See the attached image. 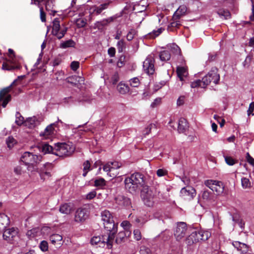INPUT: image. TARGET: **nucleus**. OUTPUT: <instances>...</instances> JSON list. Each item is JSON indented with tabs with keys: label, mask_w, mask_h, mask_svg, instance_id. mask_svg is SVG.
<instances>
[{
	"label": "nucleus",
	"mask_w": 254,
	"mask_h": 254,
	"mask_svg": "<svg viewBox=\"0 0 254 254\" xmlns=\"http://www.w3.org/2000/svg\"><path fill=\"white\" fill-rule=\"evenodd\" d=\"M62 239V236L57 234H53L50 237L51 242L54 245H60L61 244Z\"/></svg>",
	"instance_id": "nucleus-30"
},
{
	"label": "nucleus",
	"mask_w": 254,
	"mask_h": 254,
	"mask_svg": "<svg viewBox=\"0 0 254 254\" xmlns=\"http://www.w3.org/2000/svg\"><path fill=\"white\" fill-rule=\"evenodd\" d=\"M241 184L244 189L249 188L251 186L249 179L245 177L241 179Z\"/></svg>",
	"instance_id": "nucleus-42"
},
{
	"label": "nucleus",
	"mask_w": 254,
	"mask_h": 254,
	"mask_svg": "<svg viewBox=\"0 0 254 254\" xmlns=\"http://www.w3.org/2000/svg\"><path fill=\"white\" fill-rule=\"evenodd\" d=\"M111 165V162L107 163L104 166L103 170L106 172H111L113 171Z\"/></svg>",
	"instance_id": "nucleus-62"
},
{
	"label": "nucleus",
	"mask_w": 254,
	"mask_h": 254,
	"mask_svg": "<svg viewBox=\"0 0 254 254\" xmlns=\"http://www.w3.org/2000/svg\"><path fill=\"white\" fill-rule=\"evenodd\" d=\"M79 67V63L76 61H73L71 62L70 64L71 68L74 70H76Z\"/></svg>",
	"instance_id": "nucleus-61"
},
{
	"label": "nucleus",
	"mask_w": 254,
	"mask_h": 254,
	"mask_svg": "<svg viewBox=\"0 0 254 254\" xmlns=\"http://www.w3.org/2000/svg\"><path fill=\"white\" fill-rule=\"evenodd\" d=\"M44 0H31V3L32 4H35L38 6L40 8V19L42 22L46 21V13L44 11V9L42 6H41V2Z\"/></svg>",
	"instance_id": "nucleus-20"
},
{
	"label": "nucleus",
	"mask_w": 254,
	"mask_h": 254,
	"mask_svg": "<svg viewBox=\"0 0 254 254\" xmlns=\"http://www.w3.org/2000/svg\"><path fill=\"white\" fill-rule=\"evenodd\" d=\"M110 3V1H106L104 3L101 4L99 6L95 7L94 11L97 14H100L103 10L108 8Z\"/></svg>",
	"instance_id": "nucleus-36"
},
{
	"label": "nucleus",
	"mask_w": 254,
	"mask_h": 254,
	"mask_svg": "<svg viewBox=\"0 0 254 254\" xmlns=\"http://www.w3.org/2000/svg\"><path fill=\"white\" fill-rule=\"evenodd\" d=\"M41 156L25 152L21 157V161L25 164H37L40 161Z\"/></svg>",
	"instance_id": "nucleus-10"
},
{
	"label": "nucleus",
	"mask_w": 254,
	"mask_h": 254,
	"mask_svg": "<svg viewBox=\"0 0 254 254\" xmlns=\"http://www.w3.org/2000/svg\"><path fill=\"white\" fill-rule=\"evenodd\" d=\"M117 90L120 93L125 94L129 92V87L127 85L120 82L117 86Z\"/></svg>",
	"instance_id": "nucleus-34"
},
{
	"label": "nucleus",
	"mask_w": 254,
	"mask_h": 254,
	"mask_svg": "<svg viewBox=\"0 0 254 254\" xmlns=\"http://www.w3.org/2000/svg\"><path fill=\"white\" fill-rule=\"evenodd\" d=\"M17 230L14 228L6 229L3 233V239L8 242L12 243L18 237Z\"/></svg>",
	"instance_id": "nucleus-14"
},
{
	"label": "nucleus",
	"mask_w": 254,
	"mask_h": 254,
	"mask_svg": "<svg viewBox=\"0 0 254 254\" xmlns=\"http://www.w3.org/2000/svg\"><path fill=\"white\" fill-rule=\"evenodd\" d=\"M217 13L219 15L220 17L223 19H227L230 18L231 17L230 12L224 9H219L217 11Z\"/></svg>",
	"instance_id": "nucleus-35"
},
{
	"label": "nucleus",
	"mask_w": 254,
	"mask_h": 254,
	"mask_svg": "<svg viewBox=\"0 0 254 254\" xmlns=\"http://www.w3.org/2000/svg\"><path fill=\"white\" fill-rule=\"evenodd\" d=\"M101 217L105 229L114 235L117 232L118 224L115 223L112 214L109 210H105L101 212Z\"/></svg>",
	"instance_id": "nucleus-3"
},
{
	"label": "nucleus",
	"mask_w": 254,
	"mask_h": 254,
	"mask_svg": "<svg viewBox=\"0 0 254 254\" xmlns=\"http://www.w3.org/2000/svg\"><path fill=\"white\" fill-rule=\"evenodd\" d=\"M37 123V119L35 117L28 118L24 123L25 127L29 128H32L35 127Z\"/></svg>",
	"instance_id": "nucleus-31"
},
{
	"label": "nucleus",
	"mask_w": 254,
	"mask_h": 254,
	"mask_svg": "<svg viewBox=\"0 0 254 254\" xmlns=\"http://www.w3.org/2000/svg\"><path fill=\"white\" fill-rule=\"evenodd\" d=\"M26 165L27 166V170L31 173L36 172L38 170L37 164H27Z\"/></svg>",
	"instance_id": "nucleus-51"
},
{
	"label": "nucleus",
	"mask_w": 254,
	"mask_h": 254,
	"mask_svg": "<svg viewBox=\"0 0 254 254\" xmlns=\"http://www.w3.org/2000/svg\"><path fill=\"white\" fill-rule=\"evenodd\" d=\"M15 122L18 126H21L24 123V118L21 116L19 113H17L16 114V120Z\"/></svg>",
	"instance_id": "nucleus-47"
},
{
	"label": "nucleus",
	"mask_w": 254,
	"mask_h": 254,
	"mask_svg": "<svg viewBox=\"0 0 254 254\" xmlns=\"http://www.w3.org/2000/svg\"><path fill=\"white\" fill-rule=\"evenodd\" d=\"M148 5L145 0H142L134 6L133 9L136 12H141L146 10Z\"/></svg>",
	"instance_id": "nucleus-22"
},
{
	"label": "nucleus",
	"mask_w": 254,
	"mask_h": 254,
	"mask_svg": "<svg viewBox=\"0 0 254 254\" xmlns=\"http://www.w3.org/2000/svg\"><path fill=\"white\" fill-rule=\"evenodd\" d=\"M119 80V74L117 73H115L111 78V82L113 84H116Z\"/></svg>",
	"instance_id": "nucleus-64"
},
{
	"label": "nucleus",
	"mask_w": 254,
	"mask_h": 254,
	"mask_svg": "<svg viewBox=\"0 0 254 254\" xmlns=\"http://www.w3.org/2000/svg\"><path fill=\"white\" fill-rule=\"evenodd\" d=\"M177 72L180 80H183V78L188 74L187 68L184 66H178L177 69Z\"/></svg>",
	"instance_id": "nucleus-33"
},
{
	"label": "nucleus",
	"mask_w": 254,
	"mask_h": 254,
	"mask_svg": "<svg viewBox=\"0 0 254 254\" xmlns=\"http://www.w3.org/2000/svg\"><path fill=\"white\" fill-rule=\"evenodd\" d=\"M200 238L198 236V230L193 231L186 239V243L188 245H191L194 243L200 241Z\"/></svg>",
	"instance_id": "nucleus-18"
},
{
	"label": "nucleus",
	"mask_w": 254,
	"mask_h": 254,
	"mask_svg": "<svg viewBox=\"0 0 254 254\" xmlns=\"http://www.w3.org/2000/svg\"><path fill=\"white\" fill-rule=\"evenodd\" d=\"M198 233L200 241H206L211 236V233L208 231L199 230H198Z\"/></svg>",
	"instance_id": "nucleus-32"
},
{
	"label": "nucleus",
	"mask_w": 254,
	"mask_h": 254,
	"mask_svg": "<svg viewBox=\"0 0 254 254\" xmlns=\"http://www.w3.org/2000/svg\"><path fill=\"white\" fill-rule=\"evenodd\" d=\"M117 49L119 53H122L125 48V43L123 40H121L117 43Z\"/></svg>",
	"instance_id": "nucleus-49"
},
{
	"label": "nucleus",
	"mask_w": 254,
	"mask_h": 254,
	"mask_svg": "<svg viewBox=\"0 0 254 254\" xmlns=\"http://www.w3.org/2000/svg\"><path fill=\"white\" fill-rule=\"evenodd\" d=\"M168 47L171 49L176 55H180L181 50L180 48L175 44H172L168 46Z\"/></svg>",
	"instance_id": "nucleus-44"
},
{
	"label": "nucleus",
	"mask_w": 254,
	"mask_h": 254,
	"mask_svg": "<svg viewBox=\"0 0 254 254\" xmlns=\"http://www.w3.org/2000/svg\"><path fill=\"white\" fill-rule=\"evenodd\" d=\"M220 80V76L218 70L216 68H212L211 70L204 76L201 80L198 79L191 83L190 86L192 88L200 87L205 88L211 83L216 84Z\"/></svg>",
	"instance_id": "nucleus-2"
},
{
	"label": "nucleus",
	"mask_w": 254,
	"mask_h": 254,
	"mask_svg": "<svg viewBox=\"0 0 254 254\" xmlns=\"http://www.w3.org/2000/svg\"><path fill=\"white\" fill-rule=\"evenodd\" d=\"M72 210V206L70 203H64L61 205L59 211L61 213L69 214Z\"/></svg>",
	"instance_id": "nucleus-23"
},
{
	"label": "nucleus",
	"mask_w": 254,
	"mask_h": 254,
	"mask_svg": "<svg viewBox=\"0 0 254 254\" xmlns=\"http://www.w3.org/2000/svg\"><path fill=\"white\" fill-rule=\"evenodd\" d=\"M106 185V181L104 179L100 178L94 181V186L99 188H102Z\"/></svg>",
	"instance_id": "nucleus-40"
},
{
	"label": "nucleus",
	"mask_w": 254,
	"mask_h": 254,
	"mask_svg": "<svg viewBox=\"0 0 254 254\" xmlns=\"http://www.w3.org/2000/svg\"><path fill=\"white\" fill-rule=\"evenodd\" d=\"M9 224V218L4 214H0V231Z\"/></svg>",
	"instance_id": "nucleus-29"
},
{
	"label": "nucleus",
	"mask_w": 254,
	"mask_h": 254,
	"mask_svg": "<svg viewBox=\"0 0 254 254\" xmlns=\"http://www.w3.org/2000/svg\"><path fill=\"white\" fill-rule=\"evenodd\" d=\"M226 163L230 166L234 165L236 163V161L230 156H224Z\"/></svg>",
	"instance_id": "nucleus-53"
},
{
	"label": "nucleus",
	"mask_w": 254,
	"mask_h": 254,
	"mask_svg": "<svg viewBox=\"0 0 254 254\" xmlns=\"http://www.w3.org/2000/svg\"><path fill=\"white\" fill-rule=\"evenodd\" d=\"M15 67L13 65H9L7 63H4L2 64V68L4 70H11L15 69Z\"/></svg>",
	"instance_id": "nucleus-56"
},
{
	"label": "nucleus",
	"mask_w": 254,
	"mask_h": 254,
	"mask_svg": "<svg viewBox=\"0 0 254 254\" xmlns=\"http://www.w3.org/2000/svg\"><path fill=\"white\" fill-rule=\"evenodd\" d=\"M45 5L46 10L50 12V14L54 15L57 12V11L55 9V0H46Z\"/></svg>",
	"instance_id": "nucleus-21"
},
{
	"label": "nucleus",
	"mask_w": 254,
	"mask_h": 254,
	"mask_svg": "<svg viewBox=\"0 0 254 254\" xmlns=\"http://www.w3.org/2000/svg\"><path fill=\"white\" fill-rule=\"evenodd\" d=\"M212 195L210 191L208 190H204L201 192V194L198 195V202L199 201L200 197L204 201H209L212 199Z\"/></svg>",
	"instance_id": "nucleus-27"
},
{
	"label": "nucleus",
	"mask_w": 254,
	"mask_h": 254,
	"mask_svg": "<svg viewBox=\"0 0 254 254\" xmlns=\"http://www.w3.org/2000/svg\"><path fill=\"white\" fill-rule=\"evenodd\" d=\"M233 245L238 251H241L242 253H247L248 251V246L244 243L235 241L233 243Z\"/></svg>",
	"instance_id": "nucleus-26"
},
{
	"label": "nucleus",
	"mask_w": 254,
	"mask_h": 254,
	"mask_svg": "<svg viewBox=\"0 0 254 254\" xmlns=\"http://www.w3.org/2000/svg\"><path fill=\"white\" fill-rule=\"evenodd\" d=\"M133 234H134V238L136 240L139 241V240H141V232L139 230H138V229L134 230L133 231Z\"/></svg>",
	"instance_id": "nucleus-57"
},
{
	"label": "nucleus",
	"mask_w": 254,
	"mask_h": 254,
	"mask_svg": "<svg viewBox=\"0 0 254 254\" xmlns=\"http://www.w3.org/2000/svg\"><path fill=\"white\" fill-rule=\"evenodd\" d=\"M125 188L130 193H134L141 188L146 186L143 175L139 173H135L126 178L124 181Z\"/></svg>",
	"instance_id": "nucleus-1"
},
{
	"label": "nucleus",
	"mask_w": 254,
	"mask_h": 254,
	"mask_svg": "<svg viewBox=\"0 0 254 254\" xmlns=\"http://www.w3.org/2000/svg\"><path fill=\"white\" fill-rule=\"evenodd\" d=\"M160 59L162 61H167L171 58V55L167 50L161 51L159 54Z\"/></svg>",
	"instance_id": "nucleus-38"
},
{
	"label": "nucleus",
	"mask_w": 254,
	"mask_h": 254,
	"mask_svg": "<svg viewBox=\"0 0 254 254\" xmlns=\"http://www.w3.org/2000/svg\"><path fill=\"white\" fill-rule=\"evenodd\" d=\"M116 202L122 206H128L131 204L130 200L127 197L122 195H118L115 198Z\"/></svg>",
	"instance_id": "nucleus-19"
},
{
	"label": "nucleus",
	"mask_w": 254,
	"mask_h": 254,
	"mask_svg": "<svg viewBox=\"0 0 254 254\" xmlns=\"http://www.w3.org/2000/svg\"><path fill=\"white\" fill-rule=\"evenodd\" d=\"M83 176L85 177L88 173V172L90 170V163L88 161H85L83 164Z\"/></svg>",
	"instance_id": "nucleus-45"
},
{
	"label": "nucleus",
	"mask_w": 254,
	"mask_h": 254,
	"mask_svg": "<svg viewBox=\"0 0 254 254\" xmlns=\"http://www.w3.org/2000/svg\"><path fill=\"white\" fill-rule=\"evenodd\" d=\"M7 147L9 148L13 147L14 144L16 143V140L12 136H9L6 140Z\"/></svg>",
	"instance_id": "nucleus-43"
},
{
	"label": "nucleus",
	"mask_w": 254,
	"mask_h": 254,
	"mask_svg": "<svg viewBox=\"0 0 254 254\" xmlns=\"http://www.w3.org/2000/svg\"><path fill=\"white\" fill-rule=\"evenodd\" d=\"M67 30V28L60 24V19L56 18L53 21L52 34L59 39L62 38Z\"/></svg>",
	"instance_id": "nucleus-6"
},
{
	"label": "nucleus",
	"mask_w": 254,
	"mask_h": 254,
	"mask_svg": "<svg viewBox=\"0 0 254 254\" xmlns=\"http://www.w3.org/2000/svg\"><path fill=\"white\" fill-rule=\"evenodd\" d=\"M187 230L188 227L186 223L182 222L178 223L174 232L177 241H181L185 238Z\"/></svg>",
	"instance_id": "nucleus-9"
},
{
	"label": "nucleus",
	"mask_w": 254,
	"mask_h": 254,
	"mask_svg": "<svg viewBox=\"0 0 254 254\" xmlns=\"http://www.w3.org/2000/svg\"><path fill=\"white\" fill-rule=\"evenodd\" d=\"M187 11V7L185 5L180 6L177 10L174 13L173 18V19H176L177 18H180V17L184 15Z\"/></svg>",
	"instance_id": "nucleus-24"
},
{
	"label": "nucleus",
	"mask_w": 254,
	"mask_h": 254,
	"mask_svg": "<svg viewBox=\"0 0 254 254\" xmlns=\"http://www.w3.org/2000/svg\"><path fill=\"white\" fill-rule=\"evenodd\" d=\"M75 23L78 28L84 27L87 23L86 20L83 18H78L76 19Z\"/></svg>",
	"instance_id": "nucleus-48"
},
{
	"label": "nucleus",
	"mask_w": 254,
	"mask_h": 254,
	"mask_svg": "<svg viewBox=\"0 0 254 254\" xmlns=\"http://www.w3.org/2000/svg\"><path fill=\"white\" fill-rule=\"evenodd\" d=\"M15 82L16 81L14 80L9 86L3 88L0 91V101H3L2 106L3 108L6 107L7 103L11 100V96L8 94V93L10 91L11 87Z\"/></svg>",
	"instance_id": "nucleus-13"
},
{
	"label": "nucleus",
	"mask_w": 254,
	"mask_h": 254,
	"mask_svg": "<svg viewBox=\"0 0 254 254\" xmlns=\"http://www.w3.org/2000/svg\"><path fill=\"white\" fill-rule=\"evenodd\" d=\"M141 197L145 205L151 207L154 204V194L146 186L141 190Z\"/></svg>",
	"instance_id": "nucleus-7"
},
{
	"label": "nucleus",
	"mask_w": 254,
	"mask_h": 254,
	"mask_svg": "<svg viewBox=\"0 0 254 254\" xmlns=\"http://www.w3.org/2000/svg\"><path fill=\"white\" fill-rule=\"evenodd\" d=\"M129 85L133 87H137L140 84V79L137 77H133L129 80Z\"/></svg>",
	"instance_id": "nucleus-41"
},
{
	"label": "nucleus",
	"mask_w": 254,
	"mask_h": 254,
	"mask_svg": "<svg viewBox=\"0 0 254 254\" xmlns=\"http://www.w3.org/2000/svg\"><path fill=\"white\" fill-rule=\"evenodd\" d=\"M205 185L217 194H221L224 191V186L220 181L207 180L205 182Z\"/></svg>",
	"instance_id": "nucleus-8"
},
{
	"label": "nucleus",
	"mask_w": 254,
	"mask_h": 254,
	"mask_svg": "<svg viewBox=\"0 0 254 254\" xmlns=\"http://www.w3.org/2000/svg\"><path fill=\"white\" fill-rule=\"evenodd\" d=\"M254 111V102H252L250 103L249 109L247 111V114L248 116H250L251 114L254 115V114L253 112Z\"/></svg>",
	"instance_id": "nucleus-60"
},
{
	"label": "nucleus",
	"mask_w": 254,
	"mask_h": 254,
	"mask_svg": "<svg viewBox=\"0 0 254 254\" xmlns=\"http://www.w3.org/2000/svg\"><path fill=\"white\" fill-rule=\"evenodd\" d=\"M143 68L148 75H152L155 72L154 59L152 56L149 55L143 62Z\"/></svg>",
	"instance_id": "nucleus-11"
},
{
	"label": "nucleus",
	"mask_w": 254,
	"mask_h": 254,
	"mask_svg": "<svg viewBox=\"0 0 254 254\" xmlns=\"http://www.w3.org/2000/svg\"><path fill=\"white\" fill-rule=\"evenodd\" d=\"M196 194L195 190L191 187H184L180 191V196L188 200L193 199Z\"/></svg>",
	"instance_id": "nucleus-12"
},
{
	"label": "nucleus",
	"mask_w": 254,
	"mask_h": 254,
	"mask_svg": "<svg viewBox=\"0 0 254 254\" xmlns=\"http://www.w3.org/2000/svg\"><path fill=\"white\" fill-rule=\"evenodd\" d=\"M114 235L110 233L102 236V238L99 236L93 237L90 241L92 245H98L99 247H104L105 245L108 249H111L114 240Z\"/></svg>",
	"instance_id": "nucleus-5"
},
{
	"label": "nucleus",
	"mask_w": 254,
	"mask_h": 254,
	"mask_svg": "<svg viewBox=\"0 0 254 254\" xmlns=\"http://www.w3.org/2000/svg\"><path fill=\"white\" fill-rule=\"evenodd\" d=\"M161 102V99L160 98H156L153 102L151 103L150 106L151 108H154L158 106Z\"/></svg>",
	"instance_id": "nucleus-59"
},
{
	"label": "nucleus",
	"mask_w": 254,
	"mask_h": 254,
	"mask_svg": "<svg viewBox=\"0 0 254 254\" xmlns=\"http://www.w3.org/2000/svg\"><path fill=\"white\" fill-rule=\"evenodd\" d=\"M75 147L71 142L58 143L55 144L54 154L60 157L68 156L74 151Z\"/></svg>",
	"instance_id": "nucleus-4"
},
{
	"label": "nucleus",
	"mask_w": 254,
	"mask_h": 254,
	"mask_svg": "<svg viewBox=\"0 0 254 254\" xmlns=\"http://www.w3.org/2000/svg\"><path fill=\"white\" fill-rule=\"evenodd\" d=\"M139 254H152L150 250L148 248H147L145 247H144V246L141 247L140 248Z\"/></svg>",
	"instance_id": "nucleus-58"
},
{
	"label": "nucleus",
	"mask_w": 254,
	"mask_h": 254,
	"mask_svg": "<svg viewBox=\"0 0 254 254\" xmlns=\"http://www.w3.org/2000/svg\"><path fill=\"white\" fill-rule=\"evenodd\" d=\"M126 63V57L124 55H122L120 57L118 62H117V66L119 67H123Z\"/></svg>",
	"instance_id": "nucleus-50"
},
{
	"label": "nucleus",
	"mask_w": 254,
	"mask_h": 254,
	"mask_svg": "<svg viewBox=\"0 0 254 254\" xmlns=\"http://www.w3.org/2000/svg\"><path fill=\"white\" fill-rule=\"evenodd\" d=\"M89 213L87 209L79 208L76 210L74 215V220L76 222H83L88 217Z\"/></svg>",
	"instance_id": "nucleus-15"
},
{
	"label": "nucleus",
	"mask_w": 254,
	"mask_h": 254,
	"mask_svg": "<svg viewBox=\"0 0 254 254\" xmlns=\"http://www.w3.org/2000/svg\"><path fill=\"white\" fill-rule=\"evenodd\" d=\"M136 34V31L135 29H130V30L128 32V33L127 35V39L128 41L132 40L134 38Z\"/></svg>",
	"instance_id": "nucleus-46"
},
{
	"label": "nucleus",
	"mask_w": 254,
	"mask_h": 254,
	"mask_svg": "<svg viewBox=\"0 0 254 254\" xmlns=\"http://www.w3.org/2000/svg\"><path fill=\"white\" fill-rule=\"evenodd\" d=\"M63 124L62 121L59 119H58V121L56 123L52 124L49 125L44 130L43 133H41V135H43L45 136L46 138H49L52 135L55 134V127H56L58 124V123Z\"/></svg>",
	"instance_id": "nucleus-17"
},
{
	"label": "nucleus",
	"mask_w": 254,
	"mask_h": 254,
	"mask_svg": "<svg viewBox=\"0 0 254 254\" xmlns=\"http://www.w3.org/2000/svg\"><path fill=\"white\" fill-rule=\"evenodd\" d=\"M164 30V29L162 27L157 29V30H154L152 32L148 34V37L149 38H155L162 33Z\"/></svg>",
	"instance_id": "nucleus-39"
},
{
	"label": "nucleus",
	"mask_w": 254,
	"mask_h": 254,
	"mask_svg": "<svg viewBox=\"0 0 254 254\" xmlns=\"http://www.w3.org/2000/svg\"><path fill=\"white\" fill-rule=\"evenodd\" d=\"M173 21L170 23V26L172 27H178L180 25H181V22L180 21V18H177L176 19H173L172 18Z\"/></svg>",
	"instance_id": "nucleus-55"
},
{
	"label": "nucleus",
	"mask_w": 254,
	"mask_h": 254,
	"mask_svg": "<svg viewBox=\"0 0 254 254\" xmlns=\"http://www.w3.org/2000/svg\"><path fill=\"white\" fill-rule=\"evenodd\" d=\"M53 165L51 163H46L39 172L41 179L43 180L49 179L51 176V171Z\"/></svg>",
	"instance_id": "nucleus-16"
},
{
	"label": "nucleus",
	"mask_w": 254,
	"mask_h": 254,
	"mask_svg": "<svg viewBox=\"0 0 254 254\" xmlns=\"http://www.w3.org/2000/svg\"><path fill=\"white\" fill-rule=\"evenodd\" d=\"M75 45V42L72 40L70 39L67 41L61 42L60 47L63 49H65L69 47H73Z\"/></svg>",
	"instance_id": "nucleus-37"
},
{
	"label": "nucleus",
	"mask_w": 254,
	"mask_h": 254,
	"mask_svg": "<svg viewBox=\"0 0 254 254\" xmlns=\"http://www.w3.org/2000/svg\"><path fill=\"white\" fill-rule=\"evenodd\" d=\"M40 150L44 154L52 153L54 154L55 152V148L54 149L53 147L48 144L44 143L41 145Z\"/></svg>",
	"instance_id": "nucleus-28"
},
{
	"label": "nucleus",
	"mask_w": 254,
	"mask_h": 254,
	"mask_svg": "<svg viewBox=\"0 0 254 254\" xmlns=\"http://www.w3.org/2000/svg\"><path fill=\"white\" fill-rule=\"evenodd\" d=\"M40 249L43 252H46L48 250V243L45 241H42L39 245Z\"/></svg>",
	"instance_id": "nucleus-52"
},
{
	"label": "nucleus",
	"mask_w": 254,
	"mask_h": 254,
	"mask_svg": "<svg viewBox=\"0 0 254 254\" xmlns=\"http://www.w3.org/2000/svg\"><path fill=\"white\" fill-rule=\"evenodd\" d=\"M114 19V18L113 17H111L108 19H104L101 21L98 22V24L99 25H101L102 26L106 25L110 22L113 21Z\"/></svg>",
	"instance_id": "nucleus-54"
},
{
	"label": "nucleus",
	"mask_w": 254,
	"mask_h": 254,
	"mask_svg": "<svg viewBox=\"0 0 254 254\" xmlns=\"http://www.w3.org/2000/svg\"><path fill=\"white\" fill-rule=\"evenodd\" d=\"M188 127V124L186 119L181 118L179 120L178 130L180 132H184Z\"/></svg>",
	"instance_id": "nucleus-25"
},
{
	"label": "nucleus",
	"mask_w": 254,
	"mask_h": 254,
	"mask_svg": "<svg viewBox=\"0 0 254 254\" xmlns=\"http://www.w3.org/2000/svg\"><path fill=\"white\" fill-rule=\"evenodd\" d=\"M156 173L158 177H162L167 174V171L163 169H159L157 171Z\"/></svg>",
	"instance_id": "nucleus-63"
}]
</instances>
